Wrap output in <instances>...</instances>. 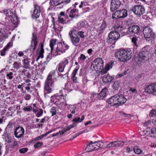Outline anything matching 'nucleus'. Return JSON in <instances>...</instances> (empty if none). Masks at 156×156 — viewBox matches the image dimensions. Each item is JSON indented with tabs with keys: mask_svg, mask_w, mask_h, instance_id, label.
<instances>
[{
	"mask_svg": "<svg viewBox=\"0 0 156 156\" xmlns=\"http://www.w3.org/2000/svg\"><path fill=\"white\" fill-rule=\"evenodd\" d=\"M58 75H60L57 69L53 71L50 72L45 80L44 85V96L46 98L49 97V94L53 90L54 87V82L52 80V76H55L56 74Z\"/></svg>",
	"mask_w": 156,
	"mask_h": 156,
	"instance_id": "nucleus-1",
	"label": "nucleus"
},
{
	"mask_svg": "<svg viewBox=\"0 0 156 156\" xmlns=\"http://www.w3.org/2000/svg\"><path fill=\"white\" fill-rule=\"evenodd\" d=\"M150 47L147 46L143 48L139 54L137 58L135 59L136 64L140 67L144 62L148 59L150 54Z\"/></svg>",
	"mask_w": 156,
	"mask_h": 156,
	"instance_id": "nucleus-2",
	"label": "nucleus"
},
{
	"mask_svg": "<svg viewBox=\"0 0 156 156\" xmlns=\"http://www.w3.org/2000/svg\"><path fill=\"white\" fill-rule=\"evenodd\" d=\"M127 99L125 96L121 94H115L108 101V103L111 106H117L125 103Z\"/></svg>",
	"mask_w": 156,
	"mask_h": 156,
	"instance_id": "nucleus-3",
	"label": "nucleus"
},
{
	"mask_svg": "<svg viewBox=\"0 0 156 156\" xmlns=\"http://www.w3.org/2000/svg\"><path fill=\"white\" fill-rule=\"evenodd\" d=\"M115 55L119 61L125 62L131 58L132 55L131 51L129 50L123 49L115 52Z\"/></svg>",
	"mask_w": 156,
	"mask_h": 156,
	"instance_id": "nucleus-4",
	"label": "nucleus"
},
{
	"mask_svg": "<svg viewBox=\"0 0 156 156\" xmlns=\"http://www.w3.org/2000/svg\"><path fill=\"white\" fill-rule=\"evenodd\" d=\"M122 30L121 27L120 26H115L114 27V30L111 31L109 34L107 42L109 44H113L115 42V41L118 40L121 36V34L119 31H120Z\"/></svg>",
	"mask_w": 156,
	"mask_h": 156,
	"instance_id": "nucleus-5",
	"label": "nucleus"
},
{
	"mask_svg": "<svg viewBox=\"0 0 156 156\" xmlns=\"http://www.w3.org/2000/svg\"><path fill=\"white\" fill-rule=\"evenodd\" d=\"M3 12L6 16L5 17L6 20H8L11 21L15 26L18 24L19 20L17 16L14 14L9 9H5L3 10Z\"/></svg>",
	"mask_w": 156,
	"mask_h": 156,
	"instance_id": "nucleus-6",
	"label": "nucleus"
},
{
	"mask_svg": "<svg viewBox=\"0 0 156 156\" xmlns=\"http://www.w3.org/2000/svg\"><path fill=\"white\" fill-rule=\"evenodd\" d=\"M143 33L144 38L148 41L153 37L154 35L152 30L149 26H146L144 28Z\"/></svg>",
	"mask_w": 156,
	"mask_h": 156,
	"instance_id": "nucleus-7",
	"label": "nucleus"
},
{
	"mask_svg": "<svg viewBox=\"0 0 156 156\" xmlns=\"http://www.w3.org/2000/svg\"><path fill=\"white\" fill-rule=\"evenodd\" d=\"M132 10L135 14L140 17L144 13L145 9L144 7L141 5H135L132 8Z\"/></svg>",
	"mask_w": 156,
	"mask_h": 156,
	"instance_id": "nucleus-8",
	"label": "nucleus"
},
{
	"mask_svg": "<svg viewBox=\"0 0 156 156\" xmlns=\"http://www.w3.org/2000/svg\"><path fill=\"white\" fill-rule=\"evenodd\" d=\"M127 10L125 9H122L115 12L114 14H113L112 18L113 19L125 18L127 16Z\"/></svg>",
	"mask_w": 156,
	"mask_h": 156,
	"instance_id": "nucleus-9",
	"label": "nucleus"
},
{
	"mask_svg": "<svg viewBox=\"0 0 156 156\" xmlns=\"http://www.w3.org/2000/svg\"><path fill=\"white\" fill-rule=\"evenodd\" d=\"M104 62L102 59L100 58H97L93 62L91 68H103Z\"/></svg>",
	"mask_w": 156,
	"mask_h": 156,
	"instance_id": "nucleus-10",
	"label": "nucleus"
},
{
	"mask_svg": "<svg viewBox=\"0 0 156 156\" xmlns=\"http://www.w3.org/2000/svg\"><path fill=\"white\" fill-rule=\"evenodd\" d=\"M69 48V46L66 45L64 43H59L57 44L56 48V52L59 54H62L65 52V51Z\"/></svg>",
	"mask_w": 156,
	"mask_h": 156,
	"instance_id": "nucleus-11",
	"label": "nucleus"
},
{
	"mask_svg": "<svg viewBox=\"0 0 156 156\" xmlns=\"http://www.w3.org/2000/svg\"><path fill=\"white\" fill-rule=\"evenodd\" d=\"M24 133V129L21 126H19L16 127L14 131L15 136L18 138H20L23 137Z\"/></svg>",
	"mask_w": 156,
	"mask_h": 156,
	"instance_id": "nucleus-12",
	"label": "nucleus"
},
{
	"mask_svg": "<svg viewBox=\"0 0 156 156\" xmlns=\"http://www.w3.org/2000/svg\"><path fill=\"white\" fill-rule=\"evenodd\" d=\"M121 4L120 0H112L110 4V9L112 12L114 11L119 7Z\"/></svg>",
	"mask_w": 156,
	"mask_h": 156,
	"instance_id": "nucleus-13",
	"label": "nucleus"
},
{
	"mask_svg": "<svg viewBox=\"0 0 156 156\" xmlns=\"http://www.w3.org/2000/svg\"><path fill=\"white\" fill-rule=\"evenodd\" d=\"M140 30L139 27L136 25H133L129 27L128 28L129 35L132 36L137 34Z\"/></svg>",
	"mask_w": 156,
	"mask_h": 156,
	"instance_id": "nucleus-14",
	"label": "nucleus"
},
{
	"mask_svg": "<svg viewBox=\"0 0 156 156\" xmlns=\"http://www.w3.org/2000/svg\"><path fill=\"white\" fill-rule=\"evenodd\" d=\"M37 43V40L36 35L35 34L33 33L30 46V49H32L33 51L35 50Z\"/></svg>",
	"mask_w": 156,
	"mask_h": 156,
	"instance_id": "nucleus-15",
	"label": "nucleus"
},
{
	"mask_svg": "<svg viewBox=\"0 0 156 156\" xmlns=\"http://www.w3.org/2000/svg\"><path fill=\"white\" fill-rule=\"evenodd\" d=\"M74 32V31H72L69 34L72 43L73 45L78 44L80 41L79 38L75 35Z\"/></svg>",
	"mask_w": 156,
	"mask_h": 156,
	"instance_id": "nucleus-16",
	"label": "nucleus"
},
{
	"mask_svg": "<svg viewBox=\"0 0 156 156\" xmlns=\"http://www.w3.org/2000/svg\"><path fill=\"white\" fill-rule=\"evenodd\" d=\"M40 14V6L37 5H34V11L33 14L32 16L33 18L37 19L39 17Z\"/></svg>",
	"mask_w": 156,
	"mask_h": 156,
	"instance_id": "nucleus-17",
	"label": "nucleus"
},
{
	"mask_svg": "<svg viewBox=\"0 0 156 156\" xmlns=\"http://www.w3.org/2000/svg\"><path fill=\"white\" fill-rule=\"evenodd\" d=\"M145 90L149 94L156 92V84H151L146 88Z\"/></svg>",
	"mask_w": 156,
	"mask_h": 156,
	"instance_id": "nucleus-18",
	"label": "nucleus"
},
{
	"mask_svg": "<svg viewBox=\"0 0 156 156\" xmlns=\"http://www.w3.org/2000/svg\"><path fill=\"white\" fill-rule=\"evenodd\" d=\"M97 148L95 147L94 143L91 141L88 145H87L85 149V150L87 152H90L93 151H95L97 150Z\"/></svg>",
	"mask_w": 156,
	"mask_h": 156,
	"instance_id": "nucleus-19",
	"label": "nucleus"
},
{
	"mask_svg": "<svg viewBox=\"0 0 156 156\" xmlns=\"http://www.w3.org/2000/svg\"><path fill=\"white\" fill-rule=\"evenodd\" d=\"M110 69H96V70H93V71L97 74L98 75L100 74L103 75L106 73Z\"/></svg>",
	"mask_w": 156,
	"mask_h": 156,
	"instance_id": "nucleus-20",
	"label": "nucleus"
},
{
	"mask_svg": "<svg viewBox=\"0 0 156 156\" xmlns=\"http://www.w3.org/2000/svg\"><path fill=\"white\" fill-rule=\"evenodd\" d=\"M108 89L106 87L103 89L99 94L100 99H103L108 94Z\"/></svg>",
	"mask_w": 156,
	"mask_h": 156,
	"instance_id": "nucleus-21",
	"label": "nucleus"
},
{
	"mask_svg": "<svg viewBox=\"0 0 156 156\" xmlns=\"http://www.w3.org/2000/svg\"><path fill=\"white\" fill-rule=\"evenodd\" d=\"M114 76H110L109 75L104 76L103 78L104 82L108 83L111 82L114 79Z\"/></svg>",
	"mask_w": 156,
	"mask_h": 156,
	"instance_id": "nucleus-22",
	"label": "nucleus"
},
{
	"mask_svg": "<svg viewBox=\"0 0 156 156\" xmlns=\"http://www.w3.org/2000/svg\"><path fill=\"white\" fill-rule=\"evenodd\" d=\"M44 44L42 43H41L40 44V50L39 51V55L37 59V61L40 58H43L44 57L43 53L44 52V49L43 48Z\"/></svg>",
	"mask_w": 156,
	"mask_h": 156,
	"instance_id": "nucleus-23",
	"label": "nucleus"
},
{
	"mask_svg": "<svg viewBox=\"0 0 156 156\" xmlns=\"http://www.w3.org/2000/svg\"><path fill=\"white\" fill-rule=\"evenodd\" d=\"M68 61V60L65 59L64 61L61 62L58 65V68H64L67 67Z\"/></svg>",
	"mask_w": 156,
	"mask_h": 156,
	"instance_id": "nucleus-24",
	"label": "nucleus"
},
{
	"mask_svg": "<svg viewBox=\"0 0 156 156\" xmlns=\"http://www.w3.org/2000/svg\"><path fill=\"white\" fill-rule=\"evenodd\" d=\"M147 135L151 136H154L156 135V128H152L150 131H147V133H146Z\"/></svg>",
	"mask_w": 156,
	"mask_h": 156,
	"instance_id": "nucleus-25",
	"label": "nucleus"
},
{
	"mask_svg": "<svg viewBox=\"0 0 156 156\" xmlns=\"http://www.w3.org/2000/svg\"><path fill=\"white\" fill-rule=\"evenodd\" d=\"M90 98L92 101H94L95 100L100 99L99 94L97 93L91 94Z\"/></svg>",
	"mask_w": 156,
	"mask_h": 156,
	"instance_id": "nucleus-26",
	"label": "nucleus"
},
{
	"mask_svg": "<svg viewBox=\"0 0 156 156\" xmlns=\"http://www.w3.org/2000/svg\"><path fill=\"white\" fill-rule=\"evenodd\" d=\"M77 71V69H75L72 73L73 81V82L75 83H76L78 82L77 78L75 76V75Z\"/></svg>",
	"mask_w": 156,
	"mask_h": 156,
	"instance_id": "nucleus-27",
	"label": "nucleus"
},
{
	"mask_svg": "<svg viewBox=\"0 0 156 156\" xmlns=\"http://www.w3.org/2000/svg\"><path fill=\"white\" fill-rule=\"evenodd\" d=\"M121 84V82L119 81H115L112 87L115 90H117L120 87Z\"/></svg>",
	"mask_w": 156,
	"mask_h": 156,
	"instance_id": "nucleus-28",
	"label": "nucleus"
},
{
	"mask_svg": "<svg viewBox=\"0 0 156 156\" xmlns=\"http://www.w3.org/2000/svg\"><path fill=\"white\" fill-rule=\"evenodd\" d=\"M122 30L120 31H119V32L121 34V36H123L126 34H129V30H127L124 29L121 27Z\"/></svg>",
	"mask_w": 156,
	"mask_h": 156,
	"instance_id": "nucleus-29",
	"label": "nucleus"
},
{
	"mask_svg": "<svg viewBox=\"0 0 156 156\" xmlns=\"http://www.w3.org/2000/svg\"><path fill=\"white\" fill-rule=\"evenodd\" d=\"M56 41L57 40L56 39H52L51 41L50 44V46L51 48V52L53 50L54 46L55 45Z\"/></svg>",
	"mask_w": 156,
	"mask_h": 156,
	"instance_id": "nucleus-30",
	"label": "nucleus"
},
{
	"mask_svg": "<svg viewBox=\"0 0 156 156\" xmlns=\"http://www.w3.org/2000/svg\"><path fill=\"white\" fill-rule=\"evenodd\" d=\"M8 38L7 36L5 35L1 29L0 28V41Z\"/></svg>",
	"mask_w": 156,
	"mask_h": 156,
	"instance_id": "nucleus-31",
	"label": "nucleus"
},
{
	"mask_svg": "<svg viewBox=\"0 0 156 156\" xmlns=\"http://www.w3.org/2000/svg\"><path fill=\"white\" fill-rule=\"evenodd\" d=\"M76 10V9H70L69 16L71 18H74L75 17V12Z\"/></svg>",
	"mask_w": 156,
	"mask_h": 156,
	"instance_id": "nucleus-32",
	"label": "nucleus"
},
{
	"mask_svg": "<svg viewBox=\"0 0 156 156\" xmlns=\"http://www.w3.org/2000/svg\"><path fill=\"white\" fill-rule=\"evenodd\" d=\"M95 147H96L97 148V150L99 148L104 147V146H103V143L102 142H98L97 143H94Z\"/></svg>",
	"mask_w": 156,
	"mask_h": 156,
	"instance_id": "nucleus-33",
	"label": "nucleus"
},
{
	"mask_svg": "<svg viewBox=\"0 0 156 156\" xmlns=\"http://www.w3.org/2000/svg\"><path fill=\"white\" fill-rule=\"evenodd\" d=\"M84 115H82L81 117V119L80 117H77L73 119V122H76H76H81L84 119Z\"/></svg>",
	"mask_w": 156,
	"mask_h": 156,
	"instance_id": "nucleus-34",
	"label": "nucleus"
},
{
	"mask_svg": "<svg viewBox=\"0 0 156 156\" xmlns=\"http://www.w3.org/2000/svg\"><path fill=\"white\" fill-rule=\"evenodd\" d=\"M60 4L61 5L59 8H61L63 7L64 5H66L70 2V0H59Z\"/></svg>",
	"mask_w": 156,
	"mask_h": 156,
	"instance_id": "nucleus-35",
	"label": "nucleus"
},
{
	"mask_svg": "<svg viewBox=\"0 0 156 156\" xmlns=\"http://www.w3.org/2000/svg\"><path fill=\"white\" fill-rule=\"evenodd\" d=\"M51 2V4L54 6L61 5L59 0H52Z\"/></svg>",
	"mask_w": 156,
	"mask_h": 156,
	"instance_id": "nucleus-36",
	"label": "nucleus"
},
{
	"mask_svg": "<svg viewBox=\"0 0 156 156\" xmlns=\"http://www.w3.org/2000/svg\"><path fill=\"white\" fill-rule=\"evenodd\" d=\"M134 152L137 154H141L142 151L137 146H135L133 148Z\"/></svg>",
	"mask_w": 156,
	"mask_h": 156,
	"instance_id": "nucleus-37",
	"label": "nucleus"
},
{
	"mask_svg": "<svg viewBox=\"0 0 156 156\" xmlns=\"http://www.w3.org/2000/svg\"><path fill=\"white\" fill-rule=\"evenodd\" d=\"M24 65L23 67L25 68H30L29 67V65L30 64V62L27 59H24Z\"/></svg>",
	"mask_w": 156,
	"mask_h": 156,
	"instance_id": "nucleus-38",
	"label": "nucleus"
},
{
	"mask_svg": "<svg viewBox=\"0 0 156 156\" xmlns=\"http://www.w3.org/2000/svg\"><path fill=\"white\" fill-rule=\"evenodd\" d=\"M50 112L51 113V116L55 115L57 113L56 108L55 107H52L50 109Z\"/></svg>",
	"mask_w": 156,
	"mask_h": 156,
	"instance_id": "nucleus-39",
	"label": "nucleus"
},
{
	"mask_svg": "<svg viewBox=\"0 0 156 156\" xmlns=\"http://www.w3.org/2000/svg\"><path fill=\"white\" fill-rule=\"evenodd\" d=\"M114 62L111 61L110 62L107 64L105 68H112L114 65Z\"/></svg>",
	"mask_w": 156,
	"mask_h": 156,
	"instance_id": "nucleus-40",
	"label": "nucleus"
},
{
	"mask_svg": "<svg viewBox=\"0 0 156 156\" xmlns=\"http://www.w3.org/2000/svg\"><path fill=\"white\" fill-rule=\"evenodd\" d=\"M13 67L14 68H19L21 67V66L20 63L15 62L13 64Z\"/></svg>",
	"mask_w": 156,
	"mask_h": 156,
	"instance_id": "nucleus-41",
	"label": "nucleus"
},
{
	"mask_svg": "<svg viewBox=\"0 0 156 156\" xmlns=\"http://www.w3.org/2000/svg\"><path fill=\"white\" fill-rule=\"evenodd\" d=\"M58 20L59 23L62 24H66V23L65 21L66 19H64L60 16H59L58 18Z\"/></svg>",
	"mask_w": 156,
	"mask_h": 156,
	"instance_id": "nucleus-42",
	"label": "nucleus"
},
{
	"mask_svg": "<svg viewBox=\"0 0 156 156\" xmlns=\"http://www.w3.org/2000/svg\"><path fill=\"white\" fill-rule=\"evenodd\" d=\"M107 27L106 22L105 21H103L102 24L100 27V30H104Z\"/></svg>",
	"mask_w": 156,
	"mask_h": 156,
	"instance_id": "nucleus-43",
	"label": "nucleus"
},
{
	"mask_svg": "<svg viewBox=\"0 0 156 156\" xmlns=\"http://www.w3.org/2000/svg\"><path fill=\"white\" fill-rule=\"evenodd\" d=\"M116 147H122L124 144V142L122 141H115Z\"/></svg>",
	"mask_w": 156,
	"mask_h": 156,
	"instance_id": "nucleus-44",
	"label": "nucleus"
},
{
	"mask_svg": "<svg viewBox=\"0 0 156 156\" xmlns=\"http://www.w3.org/2000/svg\"><path fill=\"white\" fill-rule=\"evenodd\" d=\"M128 71V69H127L123 73L121 72L120 73L118 74L116 76L117 78H118V77H121L122 76H125L127 74Z\"/></svg>",
	"mask_w": 156,
	"mask_h": 156,
	"instance_id": "nucleus-45",
	"label": "nucleus"
},
{
	"mask_svg": "<svg viewBox=\"0 0 156 156\" xmlns=\"http://www.w3.org/2000/svg\"><path fill=\"white\" fill-rule=\"evenodd\" d=\"M150 116L151 117H154L156 115V109H152L150 113Z\"/></svg>",
	"mask_w": 156,
	"mask_h": 156,
	"instance_id": "nucleus-46",
	"label": "nucleus"
},
{
	"mask_svg": "<svg viewBox=\"0 0 156 156\" xmlns=\"http://www.w3.org/2000/svg\"><path fill=\"white\" fill-rule=\"evenodd\" d=\"M43 145V143L42 142H39L35 144L34 145V147L35 148H37L40 147Z\"/></svg>",
	"mask_w": 156,
	"mask_h": 156,
	"instance_id": "nucleus-47",
	"label": "nucleus"
},
{
	"mask_svg": "<svg viewBox=\"0 0 156 156\" xmlns=\"http://www.w3.org/2000/svg\"><path fill=\"white\" fill-rule=\"evenodd\" d=\"M76 122H74L72 125H70L69 126H68L66 129H65L67 131L70 129H71L72 128L74 127V126H76Z\"/></svg>",
	"mask_w": 156,
	"mask_h": 156,
	"instance_id": "nucleus-48",
	"label": "nucleus"
},
{
	"mask_svg": "<svg viewBox=\"0 0 156 156\" xmlns=\"http://www.w3.org/2000/svg\"><path fill=\"white\" fill-rule=\"evenodd\" d=\"M43 114V110L42 109H40L39 112L36 114L37 117H39L41 116Z\"/></svg>",
	"mask_w": 156,
	"mask_h": 156,
	"instance_id": "nucleus-49",
	"label": "nucleus"
},
{
	"mask_svg": "<svg viewBox=\"0 0 156 156\" xmlns=\"http://www.w3.org/2000/svg\"><path fill=\"white\" fill-rule=\"evenodd\" d=\"M32 109V107L31 106H27L23 108V110L27 112H30Z\"/></svg>",
	"mask_w": 156,
	"mask_h": 156,
	"instance_id": "nucleus-50",
	"label": "nucleus"
},
{
	"mask_svg": "<svg viewBox=\"0 0 156 156\" xmlns=\"http://www.w3.org/2000/svg\"><path fill=\"white\" fill-rule=\"evenodd\" d=\"M54 96L57 99L60 100L63 97L64 98L63 95H58V94H56L54 95Z\"/></svg>",
	"mask_w": 156,
	"mask_h": 156,
	"instance_id": "nucleus-51",
	"label": "nucleus"
},
{
	"mask_svg": "<svg viewBox=\"0 0 156 156\" xmlns=\"http://www.w3.org/2000/svg\"><path fill=\"white\" fill-rule=\"evenodd\" d=\"M28 150V148H23L20 149L19 151L21 153H24L26 152Z\"/></svg>",
	"mask_w": 156,
	"mask_h": 156,
	"instance_id": "nucleus-52",
	"label": "nucleus"
},
{
	"mask_svg": "<svg viewBox=\"0 0 156 156\" xmlns=\"http://www.w3.org/2000/svg\"><path fill=\"white\" fill-rule=\"evenodd\" d=\"M31 96L29 94H26L24 96V99L26 101H29L31 98Z\"/></svg>",
	"mask_w": 156,
	"mask_h": 156,
	"instance_id": "nucleus-53",
	"label": "nucleus"
},
{
	"mask_svg": "<svg viewBox=\"0 0 156 156\" xmlns=\"http://www.w3.org/2000/svg\"><path fill=\"white\" fill-rule=\"evenodd\" d=\"M60 15L61 16H64L66 19H68L69 18L67 14H66L65 13L63 12H61L60 13Z\"/></svg>",
	"mask_w": 156,
	"mask_h": 156,
	"instance_id": "nucleus-54",
	"label": "nucleus"
},
{
	"mask_svg": "<svg viewBox=\"0 0 156 156\" xmlns=\"http://www.w3.org/2000/svg\"><path fill=\"white\" fill-rule=\"evenodd\" d=\"M65 87L66 89H69L71 87V83L69 82H67L65 84Z\"/></svg>",
	"mask_w": 156,
	"mask_h": 156,
	"instance_id": "nucleus-55",
	"label": "nucleus"
},
{
	"mask_svg": "<svg viewBox=\"0 0 156 156\" xmlns=\"http://www.w3.org/2000/svg\"><path fill=\"white\" fill-rule=\"evenodd\" d=\"M80 59L82 61H83L86 58V57L83 54H82L79 57Z\"/></svg>",
	"mask_w": 156,
	"mask_h": 156,
	"instance_id": "nucleus-56",
	"label": "nucleus"
},
{
	"mask_svg": "<svg viewBox=\"0 0 156 156\" xmlns=\"http://www.w3.org/2000/svg\"><path fill=\"white\" fill-rule=\"evenodd\" d=\"M87 5V3L83 1L81 2V4L79 5V7L80 8H82V7H84Z\"/></svg>",
	"mask_w": 156,
	"mask_h": 156,
	"instance_id": "nucleus-57",
	"label": "nucleus"
},
{
	"mask_svg": "<svg viewBox=\"0 0 156 156\" xmlns=\"http://www.w3.org/2000/svg\"><path fill=\"white\" fill-rule=\"evenodd\" d=\"M137 41V39L136 37H133L132 39V42L136 46H137L136 44V41Z\"/></svg>",
	"mask_w": 156,
	"mask_h": 156,
	"instance_id": "nucleus-58",
	"label": "nucleus"
},
{
	"mask_svg": "<svg viewBox=\"0 0 156 156\" xmlns=\"http://www.w3.org/2000/svg\"><path fill=\"white\" fill-rule=\"evenodd\" d=\"M151 123V122L150 120H148L143 124L144 126L146 127L150 125Z\"/></svg>",
	"mask_w": 156,
	"mask_h": 156,
	"instance_id": "nucleus-59",
	"label": "nucleus"
},
{
	"mask_svg": "<svg viewBox=\"0 0 156 156\" xmlns=\"http://www.w3.org/2000/svg\"><path fill=\"white\" fill-rule=\"evenodd\" d=\"M78 25L80 27H83L85 25V21H80L78 23Z\"/></svg>",
	"mask_w": 156,
	"mask_h": 156,
	"instance_id": "nucleus-60",
	"label": "nucleus"
},
{
	"mask_svg": "<svg viewBox=\"0 0 156 156\" xmlns=\"http://www.w3.org/2000/svg\"><path fill=\"white\" fill-rule=\"evenodd\" d=\"M11 43L10 42H9L6 46L4 48L5 50H8L10 47H11L12 45H11Z\"/></svg>",
	"mask_w": 156,
	"mask_h": 156,
	"instance_id": "nucleus-61",
	"label": "nucleus"
},
{
	"mask_svg": "<svg viewBox=\"0 0 156 156\" xmlns=\"http://www.w3.org/2000/svg\"><path fill=\"white\" fill-rule=\"evenodd\" d=\"M13 74V73L12 72H10L9 73L7 74V76L9 78V79L10 80H11L12 79L13 77L12 76V75Z\"/></svg>",
	"mask_w": 156,
	"mask_h": 156,
	"instance_id": "nucleus-62",
	"label": "nucleus"
},
{
	"mask_svg": "<svg viewBox=\"0 0 156 156\" xmlns=\"http://www.w3.org/2000/svg\"><path fill=\"white\" fill-rule=\"evenodd\" d=\"M6 51H7V50H5V49L4 48L1 51V55L2 56H4L5 55V52Z\"/></svg>",
	"mask_w": 156,
	"mask_h": 156,
	"instance_id": "nucleus-63",
	"label": "nucleus"
},
{
	"mask_svg": "<svg viewBox=\"0 0 156 156\" xmlns=\"http://www.w3.org/2000/svg\"><path fill=\"white\" fill-rule=\"evenodd\" d=\"M84 32L83 31H80L79 32L78 34L80 35V37L82 38L84 37V35L83 34Z\"/></svg>",
	"mask_w": 156,
	"mask_h": 156,
	"instance_id": "nucleus-64",
	"label": "nucleus"
}]
</instances>
